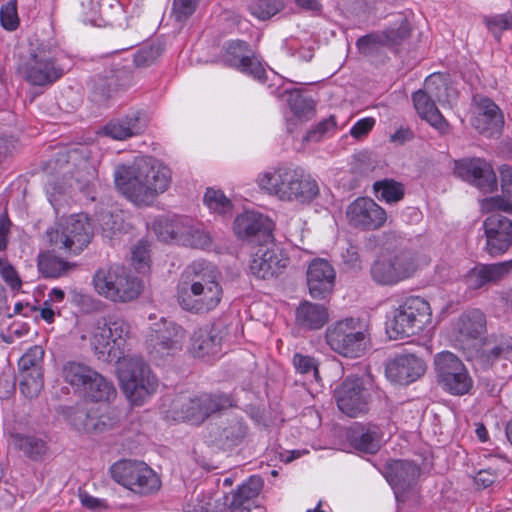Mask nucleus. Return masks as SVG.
Instances as JSON below:
<instances>
[{
  "label": "nucleus",
  "mask_w": 512,
  "mask_h": 512,
  "mask_svg": "<svg viewBox=\"0 0 512 512\" xmlns=\"http://www.w3.org/2000/svg\"><path fill=\"white\" fill-rule=\"evenodd\" d=\"M129 333L125 320L109 316L98 320L90 335L91 347L99 360L118 361L121 387L134 405L156 393L159 381L147 362L139 356H124L121 347Z\"/></svg>",
  "instance_id": "1"
},
{
  "label": "nucleus",
  "mask_w": 512,
  "mask_h": 512,
  "mask_svg": "<svg viewBox=\"0 0 512 512\" xmlns=\"http://www.w3.org/2000/svg\"><path fill=\"white\" fill-rule=\"evenodd\" d=\"M121 193L138 206L151 205L172 181L171 170L153 157H140L131 165L119 166L114 174Z\"/></svg>",
  "instance_id": "2"
},
{
  "label": "nucleus",
  "mask_w": 512,
  "mask_h": 512,
  "mask_svg": "<svg viewBox=\"0 0 512 512\" xmlns=\"http://www.w3.org/2000/svg\"><path fill=\"white\" fill-rule=\"evenodd\" d=\"M223 289L215 267L204 262H193L186 267L177 286L179 306L192 314L213 311L221 302Z\"/></svg>",
  "instance_id": "3"
},
{
  "label": "nucleus",
  "mask_w": 512,
  "mask_h": 512,
  "mask_svg": "<svg viewBox=\"0 0 512 512\" xmlns=\"http://www.w3.org/2000/svg\"><path fill=\"white\" fill-rule=\"evenodd\" d=\"M257 182L261 189L282 201L308 204L319 194L316 180L298 167L283 166L264 172Z\"/></svg>",
  "instance_id": "4"
},
{
  "label": "nucleus",
  "mask_w": 512,
  "mask_h": 512,
  "mask_svg": "<svg viewBox=\"0 0 512 512\" xmlns=\"http://www.w3.org/2000/svg\"><path fill=\"white\" fill-rule=\"evenodd\" d=\"M235 406V399L226 393H180L171 400L166 416L174 421L201 424L212 414Z\"/></svg>",
  "instance_id": "5"
},
{
  "label": "nucleus",
  "mask_w": 512,
  "mask_h": 512,
  "mask_svg": "<svg viewBox=\"0 0 512 512\" xmlns=\"http://www.w3.org/2000/svg\"><path fill=\"white\" fill-rule=\"evenodd\" d=\"M58 54L59 46L56 40L42 41L20 61L17 72L32 86L52 85L64 75Z\"/></svg>",
  "instance_id": "6"
},
{
  "label": "nucleus",
  "mask_w": 512,
  "mask_h": 512,
  "mask_svg": "<svg viewBox=\"0 0 512 512\" xmlns=\"http://www.w3.org/2000/svg\"><path fill=\"white\" fill-rule=\"evenodd\" d=\"M96 292L104 298L119 303L135 300L141 293V282L124 266L100 267L93 276Z\"/></svg>",
  "instance_id": "7"
},
{
  "label": "nucleus",
  "mask_w": 512,
  "mask_h": 512,
  "mask_svg": "<svg viewBox=\"0 0 512 512\" xmlns=\"http://www.w3.org/2000/svg\"><path fill=\"white\" fill-rule=\"evenodd\" d=\"M50 246L77 255L91 242L93 227L86 214H74L46 232Z\"/></svg>",
  "instance_id": "8"
},
{
  "label": "nucleus",
  "mask_w": 512,
  "mask_h": 512,
  "mask_svg": "<svg viewBox=\"0 0 512 512\" xmlns=\"http://www.w3.org/2000/svg\"><path fill=\"white\" fill-rule=\"evenodd\" d=\"M325 337L330 348L345 357H360L366 349L367 331L359 318L337 321L327 328Z\"/></svg>",
  "instance_id": "9"
},
{
  "label": "nucleus",
  "mask_w": 512,
  "mask_h": 512,
  "mask_svg": "<svg viewBox=\"0 0 512 512\" xmlns=\"http://www.w3.org/2000/svg\"><path fill=\"white\" fill-rule=\"evenodd\" d=\"M430 304L422 297L406 298L394 311L389 329L390 337L403 338L419 334L431 321Z\"/></svg>",
  "instance_id": "10"
},
{
  "label": "nucleus",
  "mask_w": 512,
  "mask_h": 512,
  "mask_svg": "<svg viewBox=\"0 0 512 512\" xmlns=\"http://www.w3.org/2000/svg\"><path fill=\"white\" fill-rule=\"evenodd\" d=\"M110 473L115 482L142 496L161 488L160 477L142 461L120 460L111 466Z\"/></svg>",
  "instance_id": "11"
},
{
  "label": "nucleus",
  "mask_w": 512,
  "mask_h": 512,
  "mask_svg": "<svg viewBox=\"0 0 512 512\" xmlns=\"http://www.w3.org/2000/svg\"><path fill=\"white\" fill-rule=\"evenodd\" d=\"M435 372L438 383L443 389L452 395H464L473 387L470 377L463 362L452 352L443 351L434 358Z\"/></svg>",
  "instance_id": "12"
},
{
  "label": "nucleus",
  "mask_w": 512,
  "mask_h": 512,
  "mask_svg": "<svg viewBox=\"0 0 512 512\" xmlns=\"http://www.w3.org/2000/svg\"><path fill=\"white\" fill-rule=\"evenodd\" d=\"M44 350L41 346L29 348L18 361L19 385L21 393L29 398H36L43 386Z\"/></svg>",
  "instance_id": "13"
},
{
  "label": "nucleus",
  "mask_w": 512,
  "mask_h": 512,
  "mask_svg": "<svg viewBox=\"0 0 512 512\" xmlns=\"http://www.w3.org/2000/svg\"><path fill=\"white\" fill-rule=\"evenodd\" d=\"M184 338L185 330L180 325L162 319L151 327L146 345L150 354L161 358L180 351Z\"/></svg>",
  "instance_id": "14"
},
{
  "label": "nucleus",
  "mask_w": 512,
  "mask_h": 512,
  "mask_svg": "<svg viewBox=\"0 0 512 512\" xmlns=\"http://www.w3.org/2000/svg\"><path fill=\"white\" fill-rule=\"evenodd\" d=\"M501 212H489L490 215L483 221L486 238L484 249L492 257L505 254L512 246V220Z\"/></svg>",
  "instance_id": "15"
},
{
  "label": "nucleus",
  "mask_w": 512,
  "mask_h": 512,
  "mask_svg": "<svg viewBox=\"0 0 512 512\" xmlns=\"http://www.w3.org/2000/svg\"><path fill=\"white\" fill-rule=\"evenodd\" d=\"M289 263L282 251L272 241L259 245L249 265L250 273L262 280L278 277Z\"/></svg>",
  "instance_id": "16"
},
{
  "label": "nucleus",
  "mask_w": 512,
  "mask_h": 512,
  "mask_svg": "<svg viewBox=\"0 0 512 512\" xmlns=\"http://www.w3.org/2000/svg\"><path fill=\"white\" fill-rule=\"evenodd\" d=\"M388 483L392 486L396 500L406 502L412 487L420 476V467L409 460H390L382 471Z\"/></svg>",
  "instance_id": "17"
},
{
  "label": "nucleus",
  "mask_w": 512,
  "mask_h": 512,
  "mask_svg": "<svg viewBox=\"0 0 512 512\" xmlns=\"http://www.w3.org/2000/svg\"><path fill=\"white\" fill-rule=\"evenodd\" d=\"M222 60L225 65L246 73L255 79L265 80L266 71L254 56L250 45L242 40H233L224 44Z\"/></svg>",
  "instance_id": "18"
},
{
  "label": "nucleus",
  "mask_w": 512,
  "mask_h": 512,
  "mask_svg": "<svg viewBox=\"0 0 512 512\" xmlns=\"http://www.w3.org/2000/svg\"><path fill=\"white\" fill-rule=\"evenodd\" d=\"M338 408L349 417H358L369 410V393L361 378H346L335 390Z\"/></svg>",
  "instance_id": "19"
},
{
  "label": "nucleus",
  "mask_w": 512,
  "mask_h": 512,
  "mask_svg": "<svg viewBox=\"0 0 512 512\" xmlns=\"http://www.w3.org/2000/svg\"><path fill=\"white\" fill-rule=\"evenodd\" d=\"M346 217L351 226L363 231L379 229L387 220L386 211L367 197L355 199L348 206Z\"/></svg>",
  "instance_id": "20"
},
{
  "label": "nucleus",
  "mask_w": 512,
  "mask_h": 512,
  "mask_svg": "<svg viewBox=\"0 0 512 512\" xmlns=\"http://www.w3.org/2000/svg\"><path fill=\"white\" fill-rule=\"evenodd\" d=\"M70 420L79 431L103 433L116 427L120 422V417L115 408L105 407L103 410L98 409L97 411L76 409L71 414Z\"/></svg>",
  "instance_id": "21"
},
{
  "label": "nucleus",
  "mask_w": 512,
  "mask_h": 512,
  "mask_svg": "<svg viewBox=\"0 0 512 512\" xmlns=\"http://www.w3.org/2000/svg\"><path fill=\"white\" fill-rule=\"evenodd\" d=\"M455 174L486 192H491L497 187L496 174L491 165L480 158L456 161Z\"/></svg>",
  "instance_id": "22"
},
{
  "label": "nucleus",
  "mask_w": 512,
  "mask_h": 512,
  "mask_svg": "<svg viewBox=\"0 0 512 512\" xmlns=\"http://www.w3.org/2000/svg\"><path fill=\"white\" fill-rule=\"evenodd\" d=\"M426 370L423 359L413 353L398 354L385 367L387 378L401 385H408L419 379Z\"/></svg>",
  "instance_id": "23"
},
{
  "label": "nucleus",
  "mask_w": 512,
  "mask_h": 512,
  "mask_svg": "<svg viewBox=\"0 0 512 512\" xmlns=\"http://www.w3.org/2000/svg\"><path fill=\"white\" fill-rule=\"evenodd\" d=\"M273 223L257 212H245L234 220V232L239 239L255 242L271 238Z\"/></svg>",
  "instance_id": "24"
},
{
  "label": "nucleus",
  "mask_w": 512,
  "mask_h": 512,
  "mask_svg": "<svg viewBox=\"0 0 512 512\" xmlns=\"http://www.w3.org/2000/svg\"><path fill=\"white\" fill-rule=\"evenodd\" d=\"M307 286L314 299H325L335 286L336 273L325 259H314L307 269Z\"/></svg>",
  "instance_id": "25"
},
{
  "label": "nucleus",
  "mask_w": 512,
  "mask_h": 512,
  "mask_svg": "<svg viewBox=\"0 0 512 512\" xmlns=\"http://www.w3.org/2000/svg\"><path fill=\"white\" fill-rule=\"evenodd\" d=\"M226 335L227 328L222 322L197 329L191 339L192 354L199 358L218 354Z\"/></svg>",
  "instance_id": "26"
},
{
  "label": "nucleus",
  "mask_w": 512,
  "mask_h": 512,
  "mask_svg": "<svg viewBox=\"0 0 512 512\" xmlns=\"http://www.w3.org/2000/svg\"><path fill=\"white\" fill-rule=\"evenodd\" d=\"M472 125L486 137H497L504 126V117L497 104L488 97H481L476 102V115Z\"/></svg>",
  "instance_id": "27"
},
{
  "label": "nucleus",
  "mask_w": 512,
  "mask_h": 512,
  "mask_svg": "<svg viewBox=\"0 0 512 512\" xmlns=\"http://www.w3.org/2000/svg\"><path fill=\"white\" fill-rule=\"evenodd\" d=\"M145 128L144 113L140 110H133L123 117L109 120L102 127V132L107 137L122 141L141 134Z\"/></svg>",
  "instance_id": "28"
},
{
  "label": "nucleus",
  "mask_w": 512,
  "mask_h": 512,
  "mask_svg": "<svg viewBox=\"0 0 512 512\" xmlns=\"http://www.w3.org/2000/svg\"><path fill=\"white\" fill-rule=\"evenodd\" d=\"M512 272V259L493 264H478L465 275L469 289L478 290L488 284H496Z\"/></svg>",
  "instance_id": "29"
},
{
  "label": "nucleus",
  "mask_w": 512,
  "mask_h": 512,
  "mask_svg": "<svg viewBox=\"0 0 512 512\" xmlns=\"http://www.w3.org/2000/svg\"><path fill=\"white\" fill-rule=\"evenodd\" d=\"M129 85V75L124 71L105 76L98 75L93 79V101L99 104H105L116 96L119 91L125 90Z\"/></svg>",
  "instance_id": "30"
},
{
  "label": "nucleus",
  "mask_w": 512,
  "mask_h": 512,
  "mask_svg": "<svg viewBox=\"0 0 512 512\" xmlns=\"http://www.w3.org/2000/svg\"><path fill=\"white\" fill-rule=\"evenodd\" d=\"M347 440L355 450L375 454L381 447V432L376 425H355L349 429Z\"/></svg>",
  "instance_id": "31"
},
{
  "label": "nucleus",
  "mask_w": 512,
  "mask_h": 512,
  "mask_svg": "<svg viewBox=\"0 0 512 512\" xmlns=\"http://www.w3.org/2000/svg\"><path fill=\"white\" fill-rule=\"evenodd\" d=\"M191 223V217L174 216L170 219L155 222L154 230L162 241L174 242L184 246V243H187V235L189 229H191Z\"/></svg>",
  "instance_id": "32"
},
{
  "label": "nucleus",
  "mask_w": 512,
  "mask_h": 512,
  "mask_svg": "<svg viewBox=\"0 0 512 512\" xmlns=\"http://www.w3.org/2000/svg\"><path fill=\"white\" fill-rule=\"evenodd\" d=\"M456 339L463 342L478 339L486 331V317L479 309L463 313L455 324Z\"/></svg>",
  "instance_id": "33"
},
{
  "label": "nucleus",
  "mask_w": 512,
  "mask_h": 512,
  "mask_svg": "<svg viewBox=\"0 0 512 512\" xmlns=\"http://www.w3.org/2000/svg\"><path fill=\"white\" fill-rule=\"evenodd\" d=\"M502 195L488 197L482 200V210L485 212L503 211L512 215V167H500Z\"/></svg>",
  "instance_id": "34"
},
{
  "label": "nucleus",
  "mask_w": 512,
  "mask_h": 512,
  "mask_svg": "<svg viewBox=\"0 0 512 512\" xmlns=\"http://www.w3.org/2000/svg\"><path fill=\"white\" fill-rule=\"evenodd\" d=\"M385 254L399 283L411 278L421 265L418 254L411 249L387 251Z\"/></svg>",
  "instance_id": "35"
},
{
  "label": "nucleus",
  "mask_w": 512,
  "mask_h": 512,
  "mask_svg": "<svg viewBox=\"0 0 512 512\" xmlns=\"http://www.w3.org/2000/svg\"><path fill=\"white\" fill-rule=\"evenodd\" d=\"M262 488V478L260 476H251L233 492L232 500L229 504L231 512H250L254 499L259 495Z\"/></svg>",
  "instance_id": "36"
},
{
  "label": "nucleus",
  "mask_w": 512,
  "mask_h": 512,
  "mask_svg": "<svg viewBox=\"0 0 512 512\" xmlns=\"http://www.w3.org/2000/svg\"><path fill=\"white\" fill-rule=\"evenodd\" d=\"M412 101L418 115L422 119L426 120L440 132H445L448 129V122L437 108L436 100L418 90L412 94Z\"/></svg>",
  "instance_id": "37"
},
{
  "label": "nucleus",
  "mask_w": 512,
  "mask_h": 512,
  "mask_svg": "<svg viewBox=\"0 0 512 512\" xmlns=\"http://www.w3.org/2000/svg\"><path fill=\"white\" fill-rule=\"evenodd\" d=\"M328 320V309L321 304L304 301L296 310V323L305 329H321Z\"/></svg>",
  "instance_id": "38"
},
{
  "label": "nucleus",
  "mask_w": 512,
  "mask_h": 512,
  "mask_svg": "<svg viewBox=\"0 0 512 512\" xmlns=\"http://www.w3.org/2000/svg\"><path fill=\"white\" fill-rule=\"evenodd\" d=\"M82 392L92 402H109L117 395L114 384L96 370L92 373Z\"/></svg>",
  "instance_id": "39"
},
{
  "label": "nucleus",
  "mask_w": 512,
  "mask_h": 512,
  "mask_svg": "<svg viewBox=\"0 0 512 512\" xmlns=\"http://www.w3.org/2000/svg\"><path fill=\"white\" fill-rule=\"evenodd\" d=\"M74 266V264L57 257L51 252H44L38 255V271L44 278H59L65 276Z\"/></svg>",
  "instance_id": "40"
},
{
  "label": "nucleus",
  "mask_w": 512,
  "mask_h": 512,
  "mask_svg": "<svg viewBox=\"0 0 512 512\" xmlns=\"http://www.w3.org/2000/svg\"><path fill=\"white\" fill-rule=\"evenodd\" d=\"M370 276L374 283L379 286H394L399 282L393 269L391 268L390 260L387 259L385 253L376 257L370 266Z\"/></svg>",
  "instance_id": "41"
},
{
  "label": "nucleus",
  "mask_w": 512,
  "mask_h": 512,
  "mask_svg": "<svg viewBox=\"0 0 512 512\" xmlns=\"http://www.w3.org/2000/svg\"><path fill=\"white\" fill-rule=\"evenodd\" d=\"M94 371V369L85 364L69 361L64 364L62 375L66 383L82 391Z\"/></svg>",
  "instance_id": "42"
},
{
  "label": "nucleus",
  "mask_w": 512,
  "mask_h": 512,
  "mask_svg": "<svg viewBox=\"0 0 512 512\" xmlns=\"http://www.w3.org/2000/svg\"><path fill=\"white\" fill-rule=\"evenodd\" d=\"M247 434V426L241 419L231 420L219 435V443L225 448H232L244 440Z\"/></svg>",
  "instance_id": "43"
},
{
  "label": "nucleus",
  "mask_w": 512,
  "mask_h": 512,
  "mask_svg": "<svg viewBox=\"0 0 512 512\" xmlns=\"http://www.w3.org/2000/svg\"><path fill=\"white\" fill-rule=\"evenodd\" d=\"M512 353V343L501 338L494 344L486 343L480 353V359L486 366H492L500 359H506Z\"/></svg>",
  "instance_id": "44"
},
{
  "label": "nucleus",
  "mask_w": 512,
  "mask_h": 512,
  "mask_svg": "<svg viewBox=\"0 0 512 512\" xmlns=\"http://www.w3.org/2000/svg\"><path fill=\"white\" fill-rule=\"evenodd\" d=\"M397 27H389L380 32L384 36L382 42L386 47L392 48L400 45L405 39L410 36L411 27L406 17L399 14L396 23Z\"/></svg>",
  "instance_id": "45"
},
{
  "label": "nucleus",
  "mask_w": 512,
  "mask_h": 512,
  "mask_svg": "<svg viewBox=\"0 0 512 512\" xmlns=\"http://www.w3.org/2000/svg\"><path fill=\"white\" fill-rule=\"evenodd\" d=\"M420 90L441 104L449 102V88L445 79L440 75L428 76L425 79L424 88Z\"/></svg>",
  "instance_id": "46"
},
{
  "label": "nucleus",
  "mask_w": 512,
  "mask_h": 512,
  "mask_svg": "<svg viewBox=\"0 0 512 512\" xmlns=\"http://www.w3.org/2000/svg\"><path fill=\"white\" fill-rule=\"evenodd\" d=\"M374 191L380 200L387 203H395L404 197V187L401 183L394 180L385 179L377 181L373 185Z\"/></svg>",
  "instance_id": "47"
},
{
  "label": "nucleus",
  "mask_w": 512,
  "mask_h": 512,
  "mask_svg": "<svg viewBox=\"0 0 512 512\" xmlns=\"http://www.w3.org/2000/svg\"><path fill=\"white\" fill-rule=\"evenodd\" d=\"M285 8L284 0H253L250 13L259 20H268Z\"/></svg>",
  "instance_id": "48"
},
{
  "label": "nucleus",
  "mask_w": 512,
  "mask_h": 512,
  "mask_svg": "<svg viewBox=\"0 0 512 512\" xmlns=\"http://www.w3.org/2000/svg\"><path fill=\"white\" fill-rule=\"evenodd\" d=\"M15 445L19 450L23 451L27 457L33 460H38L46 452V443L42 439L34 436L18 434L15 436Z\"/></svg>",
  "instance_id": "49"
},
{
  "label": "nucleus",
  "mask_w": 512,
  "mask_h": 512,
  "mask_svg": "<svg viewBox=\"0 0 512 512\" xmlns=\"http://www.w3.org/2000/svg\"><path fill=\"white\" fill-rule=\"evenodd\" d=\"M288 104L291 111L298 118L308 119L314 112V103L310 98L304 97L299 91L292 90L289 92Z\"/></svg>",
  "instance_id": "50"
},
{
  "label": "nucleus",
  "mask_w": 512,
  "mask_h": 512,
  "mask_svg": "<svg viewBox=\"0 0 512 512\" xmlns=\"http://www.w3.org/2000/svg\"><path fill=\"white\" fill-rule=\"evenodd\" d=\"M185 512H217V505L212 496L202 492H194L183 505Z\"/></svg>",
  "instance_id": "51"
},
{
  "label": "nucleus",
  "mask_w": 512,
  "mask_h": 512,
  "mask_svg": "<svg viewBox=\"0 0 512 512\" xmlns=\"http://www.w3.org/2000/svg\"><path fill=\"white\" fill-rule=\"evenodd\" d=\"M204 203L219 214H225L232 209V203L221 190L208 188L204 195Z\"/></svg>",
  "instance_id": "52"
},
{
  "label": "nucleus",
  "mask_w": 512,
  "mask_h": 512,
  "mask_svg": "<svg viewBox=\"0 0 512 512\" xmlns=\"http://www.w3.org/2000/svg\"><path fill=\"white\" fill-rule=\"evenodd\" d=\"M211 244V237L208 232L204 231L199 224H197L193 219L191 223V229H189L187 235V243H184V246L195 248V249H204Z\"/></svg>",
  "instance_id": "53"
},
{
  "label": "nucleus",
  "mask_w": 512,
  "mask_h": 512,
  "mask_svg": "<svg viewBox=\"0 0 512 512\" xmlns=\"http://www.w3.org/2000/svg\"><path fill=\"white\" fill-rule=\"evenodd\" d=\"M0 276L12 291H19L22 280L15 267L5 258H0Z\"/></svg>",
  "instance_id": "54"
},
{
  "label": "nucleus",
  "mask_w": 512,
  "mask_h": 512,
  "mask_svg": "<svg viewBox=\"0 0 512 512\" xmlns=\"http://www.w3.org/2000/svg\"><path fill=\"white\" fill-rule=\"evenodd\" d=\"M382 39H384V36H381L380 32L370 33L360 37L356 42V46L361 54L372 55L380 47L385 46Z\"/></svg>",
  "instance_id": "55"
},
{
  "label": "nucleus",
  "mask_w": 512,
  "mask_h": 512,
  "mask_svg": "<svg viewBox=\"0 0 512 512\" xmlns=\"http://www.w3.org/2000/svg\"><path fill=\"white\" fill-rule=\"evenodd\" d=\"M0 22L3 28L13 31L18 27L19 19L17 15L16 0H10L0 9Z\"/></svg>",
  "instance_id": "56"
},
{
  "label": "nucleus",
  "mask_w": 512,
  "mask_h": 512,
  "mask_svg": "<svg viewBox=\"0 0 512 512\" xmlns=\"http://www.w3.org/2000/svg\"><path fill=\"white\" fill-rule=\"evenodd\" d=\"M132 264L139 272H144L149 267L150 255L148 243L139 241L132 250Z\"/></svg>",
  "instance_id": "57"
},
{
  "label": "nucleus",
  "mask_w": 512,
  "mask_h": 512,
  "mask_svg": "<svg viewBox=\"0 0 512 512\" xmlns=\"http://www.w3.org/2000/svg\"><path fill=\"white\" fill-rule=\"evenodd\" d=\"M199 0H173L172 14L177 21L188 19L196 10Z\"/></svg>",
  "instance_id": "58"
},
{
  "label": "nucleus",
  "mask_w": 512,
  "mask_h": 512,
  "mask_svg": "<svg viewBox=\"0 0 512 512\" xmlns=\"http://www.w3.org/2000/svg\"><path fill=\"white\" fill-rule=\"evenodd\" d=\"M293 365L298 373L303 375L312 373L317 379L319 372L316 360L313 357L296 353L293 357Z\"/></svg>",
  "instance_id": "59"
},
{
  "label": "nucleus",
  "mask_w": 512,
  "mask_h": 512,
  "mask_svg": "<svg viewBox=\"0 0 512 512\" xmlns=\"http://www.w3.org/2000/svg\"><path fill=\"white\" fill-rule=\"evenodd\" d=\"M160 56V49L155 46H145L134 55V63L137 67H146L153 64Z\"/></svg>",
  "instance_id": "60"
},
{
  "label": "nucleus",
  "mask_w": 512,
  "mask_h": 512,
  "mask_svg": "<svg viewBox=\"0 0 512 512\" xmlns=\"http://www.w3.org/2000/svg\"><path fill=\"white\" fill-rule=\"evenodd\" d=\"M487 27L494 34L512 28V13L496 15L487 19Z\"/></svg>",
  "instance_id": "61"
},
{
  "label": "nucleus",
  "mask_w": 512,
  "mask_h": 512,
  "mask_svg": "<svg viewBox=\"0 0 512 512\" xmlns=\"http://www.w3.org/2000/svg\"><path fill=\"white\" fill-rule=\"evenodd\" d=\"M336 127V120L334 116L322 120L318 125L307 133V140L319 141L320 138L329 130Z\"/></svg>",
  "instance_id": "62"
},
{
  "label": "nucleus",
  "mask_w": 512,
  "mask_h": 512,
  "mask_svg": "<svg viewBox=\"0 0 512 512\" xmlns=\"http://www.w3.org/2000/svg\"><path fill=\"white\" fill-rule=\"evenodd\" d=\"M374 125L375 119L372 117L360 119L352 126L350 134L352 137L360 139L365 137L372 130Z\"/></svg>",
  "instance_id": "63"
},
{
  "label": "nucleus",
  "mask_w": 512,
  "mask_h": 512,
  "mask_svg": "<svg viewBox=\"0 0 512 512\" xmlns=\"http://www.w3.org/2000/svg\"><path fill=\"white\" fill-rule=\"evenodd\" d=\"M16 389L15 376L13 373L3 372L0 376V395L1 397H9Z\"/></svg>",
  "instance_id": "64"
}]
</instances>
